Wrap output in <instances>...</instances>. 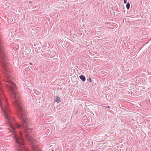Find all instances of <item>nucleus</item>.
Returning <instances> with one entry per match:
<instances>
[{"mask_svg":"<svg viewBox=\"0 0 151 151\" xmlns=\"http://www.w3.org/2000/svg\"><path fill=\"white\" fill-rule=\"evenodd\" d=\"M12 132V136L16 142L17 151H41L38 143L32 137L33 129H19L18 133L16 129H8Z\"/></svg>","mask_w":151,"mask_h":151,"instance_id":"nucleus-1","label":"nucleus"},{"mask_svg":"<svg viewBox=\"0 0 151 151\" xmlns=\"http://www.w3.org/2000/svg\"><path fill=\"white\" fill-rule=\"evenodd\" d=\"M60 98L59 97L57 96L54 99V101L55 102H57V103H58L60 101Z\"/></svg>","mask_w":151,"mask_h":151,"instance_id":"nucleus-2","label":"nucleus"},{"mask_svg":"<svg viewBox=\"0 0 151 151\" xmlns=\"http://www.w3.org/2000/svg\"><path fill=\"white\" fill-rule=\"evenodd\" d=\"M80 79L83 81H84L86 80V78L85 76L83 75H81L79 76Z\"/></svg>","mask_w":151,"mask_h":151,"instance_id":"nucleus-3","label":"nucleus"},{"mask_svg":"<svg viewBox=\"0 0 151 151\" xmlns=\"http://www.w3.org/2000/svg\"><path fill=\"white\" fill-rule=\"evenodd\" d=\"M130 4L129 2H128L127 3L126 5V8H127L128 9H129L130 8Z\"/></svg>","mask_w":151,"mask_h":151,"instance_id":"nucleus-4","label":"nucleus"},{"mask_svg":"<svg viewBox=\"0 0 151 151\" xmlns=\"http://www.w3.org/2000/svg\"><path fill=\"white\" fill-rule=\"evenodd\" d=\"M87 80L89 81L90 82H91V78H88L87 79Z\"/></svg>","mask_w":151,"mask_h":151,"instance_id":"nucleus-5","label":"nucleus"},{"mask_svg":"<svg viewBox=\"0 0 151 151\" xmlns=\"http://www.w3.org/2000/svg\"><path fill=\"white\" fill-rule=\"evenodd\" d=\"M127 2V0H124V3L125 4Z\"/></svg>","mask_w":151,"mask_h":151,"instance_id":"nucleus-6","label":"nucleus"},{"mask_svg":"<svg viewBox=\"0 0 151 151\" xmlns=\"http://www.w3.org/2000/svg\"><path fill=\"white\" fill-rule=\"evenodd\" d=\"M146 35H145V36H145V37L146 38L147 37H148L147 35V36H146Z\"/></svg>","mask_w":151,"mask_h":151,"instance_id":"nucleus-7","label":"nucleus"},{"mask_svg":"<svg viewBox=\"0 0 151 151\" xmlns=\"http://www.w3.org/2000/svg\"><path fill=\"white\" fill-rule=\"evenodd\" d=\"M107 108H110V106H107Z\"/></svg>","mask_w":151,"mask_h":151,"instance_id":"nucleus-8","label":"nucleus"},{"mask_svg":"<svg viewBox=\"0 0 151 151\" xmlns=\"http://www.w3.org/2000/svg\"><path fill=\"white\" fill-rule=\"evenodd\" d=\"M1 31L0 30V33H1Z\"/></svg>","mask_w":151,"mask_h":151,"instance_id":"nucleus-9","label":"nucleus"},{"mask_svg":"<svg viewBox=\"0 0 151 151\" xmlns=\"http://www.w3.org/2000/svg\"><path fill=\"white\" fill-rule=\"evenodd\" d=\"M61 38H60V40H61Z\"/></svg>","mask_w":151,"mask_h":151,"instance_id":"nucleus-10","label":"nucleus"}]
</instances>
